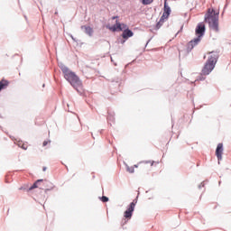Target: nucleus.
I'll use <instances>...</instances> for the list:
<instances>
[{
  "label": "nucleus",
  "instance_id": "obj_1",
  "mask_svg": "<svg viewBox=\"0 0 231 231\" xmlns=\"http://www.w3.org/2000/svg\"><path fill=\"white\" fill-rule=\"evenodd\" d=\"M205 23H208L209 29L217 33L219 32V12L214 8H208L204 18Z\"/></svg>",
  "mask_w": 231,
  "mask_h": 231
},
{
  "label": "nucleus",
  "instance_id": "obj_2",
  "mask_svg": "<svg viewBox=\"0 0 231 231\" xmlns=\"http://www.w3.org/2000/svg\"><path fill=\"white\" fill-rule=\"evenodd\" d=\"M60 69L64 74V78L66 80H68V82H69L74 89H77V91H79V89H82V81L79 76H77V74L69 70V69H68L66 66H61Z\"/></svg>",
  "mask_w": 231,
  "mask_h": 231
},
{
  "label": "nucleus",
  "instance_id": "obj_3",
  "mask_svg": "<svg viewBox=\"0 0 231 231\" xmlns=\"http://www.w3.org/2000/svg\"><path fill=\"white\" fill-rule=\"evenodd\" d=\"M219 58V54L216 51L210 52L208 61L206 62L204 68L202 69V75H210L212 69L216 68V63L217 62V59Z\"/></svg>",
  "mask_w": 231,
  "mask_h": 231
},
{
  "label": "nucleus",
  "instance_id": "obj_4",
  "mask_svg": "<svg viewBox=\"0 0 231 231\" xmlns=\"http://www.w3.org/2000/svg\"><path fill=\"white\" fill-rule=\"evenodd\" d=\"M39 188L42 190H45V192H48V190H53V189H55V186L53 185V183L50 182L47 180H38L33 183L31 188H29V190H33V189Z\"/></svg>",
  "mask_w": 231,
  "mask_h": 231
},
{
  "label": "nucleus",
  "instance_id": "obj_5",
  "mask_svg": "<svg viewBox=\"0 0 231 231\" xmlns=\"http://www.w3.org/2000/svg\"><path fill=\"white\" fill-rule=\"evenodd\" d=\"M169 15H171V7L167 5V3L164 4V11L163 14L160 19V21L157 23V28H162L165 21L169 19Z\"/></svg>",
  "mask_w": 231,
  "mask_h": 231
},
{
  "label": "nucleus",
  "instance_id": "obj_6",
  "mask_svg": "<svg viewBox=\"0 0 231 231\" xmlns=\"http://www.w3.org/2000/svg\"><path fill=\"white\" fill-rule=\"evenodd\" d=\"M134 207H136V200H134L130 204L127 210L125 211L124 217H125V219L129 220V219H131V217H133V212H134Z\"/></svg>",
  "mask_w": 231,
  "mask_h": 231
},
{
  "label": "nucleus",
  "instance_id": "obj_7",
  "mask_svg": "<svg viewBox=\"0 0 231 231\" xmlns=\"http://www.w3.org/2000/svg\"><path fill=\"white\" fill-rule=\"evenodd\" d=\"M106 28H108L110 32H122V30L125 28V24H121L120 22L116 21L114 26L107 25Z\"/></svg>",
  "mask_w": 231,
  "mask_h": 231
},
{
  "label": "nucleus",
  "instance_id": "obj_8",
  "mask_svg": "<svg viewBox=\"0 0 231 231\" xmlns=\"http://www.w3.org/2000/svg\"><path fill=\"white\" fill-rule=\"evenodd\" d=\"M205 23H200L197 25V28L195 30V33L196 35H198V37H199V39H201V37H203L205 35Z\"/></svg>",
  "mask_w": 231,
  "mask_h": 231
},
{
  "label": "nucleus",
  "instance_id": "obj_9",
  "mask_svg": "<svg viewBox=\"0 0 231 231\" xmlns=\"http://www.w3.org/2000/svg\"><path fill=\"white\" fill-rule=\"evenodd\" d=\"M199 42H201V38L199 37H197L193 40H191L188 45H187V48L188 50L190 51L192 50H194V48H196V46H198L199 44Z\"/></svg>",
  "mask_w": 231,
  "mask_h": 231
},
{
  "label": "nucleus",
  "instance_id": "obj_10",
  "mask_svg": "<svg viewBox=\"0 0 231 231\" xmlns=\"http://www.w3.org/2000/svg\"><path fill=\"white\" fill-rule=\"evenodd\" d=\"M216 156L218 162L223 160V143H218L216 149Z\"/></svg>",
  "mask_w": 231,
  "mask_h": 231
},
{
  "label": "nucleus",
  "instance_id": "obj_11",
  "mask_svg": "<svg viewBox=\"0 0 231 231\" xmlns=\"http://www.w3.org/2000/svg\"><path fill=\"white\" fill-rule=\"evenodd\" d=\"M134 33L133 31L129 30V29H125L123 32L122 37L123 39H129V37H133Z\"/></svg>",
  "mask_w": 231,
  "mask_h": 231
},
{
  "label": "nucleus",
  "instance_id": "obj_12",
  "mask_svg": "<svg viewBox=\"0 0 231 231\" xmlns=\"http://www.w3.org/2000/svg\"><path fill=\"white\" fill-rule=\"evenodd\" d=\"M10 84V81L6 79H2L0 81V91H3V89H6Z\"/></svg>",
  "mask_w": 231,
  "mask_h": 231
},
{
  "label": "nucleus",
  "instance_id": "obj_13",
  "mask_svg": "<svg viewBox=\"0 0 231 231\" xmlns=\"http://www.w3.org/2000/svg\"><path fill=\"white\" fill-rule=\"evenodd\" d=\"M81 29L85 30V33H87V35H89V37L93 35V28L84 25V26H81Z\"/></svg>",
  "mask_w": 231,
  "mask_h": 231
},
{
  "label": "nucleus",
  "instance_id": "obj_14",
  "mask_svg": "<svg viewBox=\"0 0 231 231\" xmlns=\"http://www.w3.org/2000/svg\"><path fill=\"white\" fill-rule=\"evenodd\" d=\"M154 0H142V4L144 5H152V3H153Z\"/></svg>",
  "mask_w": 231,
  "mask_h": 231
},
{
  "label": "nucleus",
  "instance_id": "obj_15",
  "mask_svg": "<svg viewBox=\"0 0 231 231\" xmlns=\"http://www.w3.org/2000/svg\"><path fill=\"white\" fill-rule=\"evenodd\" d=\"M101 201H102L103 203H107V201H109V198H107V197H106V196H103V197L101 198Z\"/></svg>",
  "mask_w": 231,
  "mask_h": 231
},
{
  "label": "nucleus",
  "instance_id": "obj_16",
  "mask_svg": "<svg viewBox=\"0 0 231 231\" xmlns=\"http://www.w3.org/2000/svg\"><path fill=\"white\" fill-rule=\"evenodd\" d=\"M144 163H150L151 167H152V165H154V163H158V162H155L154 161H146V162H144Z\"/></svg>",
  "mask_w": 231,
  "mask_h": 231
},
{
  "label": "nucleus",
  "instance_id": "obj_17",
  "mask_svg": "<svg viewBox=\"0 0 231 231\" xmlns=\"http://www.w3.org/2000/svg\"><path fill=\"white\" fill-rule=\"evenodd\" d=\"M51 142L50 141H44L42 143V147H46V145H50Z\"/></svg>",
  "mask_w": 231,
  "mask_h": 231
},
{
  "label": "nucleus",
  "instance_id": "obj_18",
  "mask_svg": "<svg viewBox=\"0 0 231 231\" xmlns=\"http://www.w3.org/2000/svg\"><path fill=\"white\" fill-rule=\"evenodd\" d=\"M22 149H23V151H26V149H28V143H24L22 145Z\"/></svg>",
  "mask_w": 231,
  "mask_h": 231
},
{
  "label": "nucleus",
  "instance_id": "obj_19",
  "mask_svg": "<svg viewBox=\"0 0 231 231\" xmlns=\"http://www.w3.org/2000/svg\"><path fill=\"white\" fill-rule=\"evenodd\" d=\"M23 143H24L23 141L18 142V147H21V149H22Z\"/></svg>",
  "mask_w": 231,
  "mask_h": 231
},
{
  "label": "nucleus",
  "instance_id": "obj_20",
  "mask_svg": "<svg viewBox=\"0 0 231 231\" xmlns=\"http://www.w3.org/2000/svg\"><path fill=\"white\" fill-rule=\"evenodd\" d=\"M115 19H118V16L112 17V20L115 21Z\"/></svg>",
  "mask_w": 231,
  "mask_h": 231
},
{
  "label": "nucleus",
  "instance_id": "obj_21",
  "mask_svg": "<svg viewBox=\"0 0 231 231\" xmlns=\"http://www.w3.org/2000/svg\"><path fill=\"white\" fill-rule=\"evenodd\" d=\"M42 171H43V172L46 171V167H43V168H42Z\"/></svg>",
  "mask_w": 231,
  "mask_h": 231
}]
</instances>
